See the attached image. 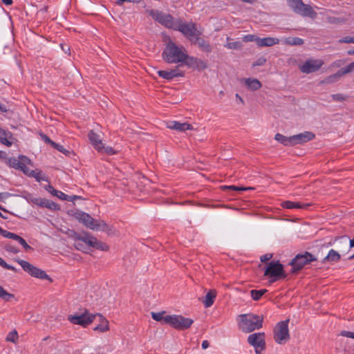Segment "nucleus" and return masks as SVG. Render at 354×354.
I'll return each mask as SVG.
<instances>
[{
    "label": "nucleus",
    "mask_w": 354,
    "mask_h": 354,
    "mask_svg": "<svg viewBox=\"0 0 354 354\" xmlns=\"http://www.w3.org/2000/svg\"><path fill=\"white\" fill-rule=\"evenodd\" d=\"M19 170L23 171V173L24 174L27 175L29 177H30V176L31 174V171H32V170H30V169H28L27 165L21 166L20 168H19Z\"/></svg>",
    "instance_id": "54"
},
{
    "label": "nucleus",
    "mask_w": 354,
    "mask_h": 354,
    "mask_svg": "<svg viewBox=\"0 0 354 354\" xmlns=\"http://www.w3.org/2000/svg\"><path fill=\"white\" fill-rule=\"evenodd\" d=\"M216 297V291L215 290H210L208 291L203 300V303L205 308H209L214 302Z\"/></svg>",
    "instance_id": "23"
},
{
    "label": "nucleus",
    "mask_w": 354,
    "mask_h": 354,
    "mask_svg": "<svg viewBox=\"0 0 354 354\" xmlns=\"http://www.w3.org/2000/svg\"><path fill=\"white\" fill-rule=\"evenodd\" d=\"M274 139L284 146H293L292 136H285L281 133H277Z\"/></svg>",
    "instance_id": "29"
},
{
    "label": "nucleus",
    "mask_w": 354,
    "mask_h": 354,
    "mask_svg": "<svg viewBox=\"0 0 354 354\" xmlns=\"http://www.w3.org/2000/svg\"><path fill=\"white\" fill-rule=\"evenodd\" d=\"M75 247L77 250L82 251L84 252H86V250L88 249V246L86 245L84 243H82L77 239L75 240Z\"/></svg>",
    "instance_id": "41"
},
{
    "label": "nucleus",
    "mask_w": 354,
    "mask_h": 354,
    "mask_svg": "<svg viewBox=\"0 0 354 354\" xmlns=\"http://www.w3.org/2000/svg\"><path fill=\"white\" fill-rule=\"evenodd\" d=\"M14 295L8 293L6 290H5L0 286V298L4 299L5 301H10L11 299L14 298Z\"/></svg>",
    "instance_id": "38"
},
{
    "label": "nucleus",
    "mask_w": 354,
    "mask_h": 354,
    "mask_svg": "<svg viewBox=\"0 0 354 354\" xmlns=\"http://www.w3.org/2000/svg\"><path fill=\"white\" fill-rule=\"evenodd\" d=\"M248 342L254 347L256 354H261L265 349L266 342L263 333H255L248 337Z\"/></svg>",
    "instance_id": "11"
},
{
    "label": "nucleus",
    "mask_w": 354,
    "mask_h": 354,
    "mask_svg": "<svg viewBox=\"0 0 354 354\" xmlns=\"http://www.w3.org/2000/svg\"><path fill=\"white\" fill-rule=\"evenodd\" d=\"M284 44L290 46H300L304 44V40L299 37H286L282 40Z\"/></svg>",
    "instance_id": "32"
},
{
    "label": "nucleus",
    "mask_w": 354,
    "mask_h": 354,
    "mask_svg": "<svg viewBox=\"0 0 354 354\" xmlns=\"http://www.w3.org/2000/svg\"><path fill=\"white\" fill-rule=\"evenodd\" d=\"M5 249H6V250L7 252H12V253H14V254H17V253H18L19 252V250L17 248H16L15 247H14L11 244H7L5 246Z\"/></svg>",
    "instance_id": "51"
},
{
    "label": "nucleus",
    "mask_w": 354,
    "mask_h": 354,
    "mask_svg": "<svg viewBox=\"0 0 354 354\" xmlns=\"http://www.w3.org/2000/svg\"><path fill=\"white\" fill-rule=\"evenodd\" d=\"M168 325L178 330H184L189 328L194 321L192 319L184 317L182 315H173L166 319Z\"/></svg>",
    "instance_id": "10"
},
{
    "label": "nucleus",
    "mask_w": 354,
    "mask_h": 354,
    "mask_svg": "<svg viewBox=\"0 0 354 354\" xmlns=\"http://www.w3.org/2000/svg\"><path fill=\"white\" fill-rule=\"evenodd\" d=\"M340 77H341L339 75L338 72H337L336 73L327 77L325 79L324 82L328 83V84L329 83H333V82L337 81Z\"/></svg>",
    "instance_id": "42"
},
{
    "label": "nucleus",
    "mask_w": 354,
    "mask_h": 354,
    "mask_svg": "<svg viewBox=\"0 0 354 354\" xmlns=\"http://www.w3.org/2000/svg\"><path fill=\"white\" fill-rule=\"evenodd\" d=\"M323 64L324 62L322 59H310L300 66V70L303 73H310L319 70Z\"/></svg>",
    "instance_id": "15"
},
{
    "label": "nucleus",
    "mask_w": 354,
    "mask_h": 354,
    "mask_svg": "<svg viewBox=\"0 0 354 354\" xmlns=\"http://www.w3.org/2000/svg\"><path fill=\"white\" fill-rule=\"evenodd\" d=\"M41 198H37V197H33V196H30L28 198V201L29 202H31L32 203L36 205H38L39 206V203H40V201H41Z\"/></svg>",
    "instance_id": "53"
},
{
    "label": "nucleus",
    "mask_w": 354,
    "mask_h": 354,
    "mask_svg": "<svg viewBox=\"0 0 354 354\" xmlns=\"http://www.w3.org/2000/svg\"><path fill=\"white\" fill-rule=\"evenodd\" d=\"M51 145L54 148L57 149L58 151H59L61 152H64V147L62 145L57 144L55 142H51Z\"/></svg>",
    "instance_id": "56"
},
{
    "label": "nucleus",
    "mask_w": 354,
    "mask_h": 354,
    "mask_svg": "<svg viewBox=\"0 0 354 354\" xmlns=\"http://www.w3.org/2000/svg\"><path fill=\"white\" fill-rule=\"evenodd\" d=\"M167 127L180 132H185L187 130L193 129L192 125L187 122H180L174 120L168 121L167 122Z\"/></svg>",
    "instance_id": "17"
},
{
    "label": "nucleus",
    "mask_w": 354,
    "mask_h": 354,
    "mask_svg": "<svg viewBox=\"0 0 354 354\" xmlns=\"http://www.w3.org/2000/svg\"><path fill=\"white\" fill-rule=\"evenodd\" d=\"M0 266L3 268L15 271V268L11 265L8 264L2 258L0 257Z\"/></svg>",
    "instance_id": "48"
},
{
    "label": "nucleus",
    "mask_w": 354,
    "mask_h": 354,
    "mask_svg": "<svg viewBox=\"0 0 354 354\" xmlns=\"http://www.w3.org/2000/svg\"><path fill=\"white\" fill-rule=\"evenodd\" d=\"M46 191H48L53 196H57L58 198L63 201H70L68 196L65 194L64 192L55 189L52 185H48L45 187Z\"/></svg>",
    "instance_id": "25"
},
{
    "label": "nucleus",
    "mask_w": 354,
    "mask_h": 354,
    "mask_svg": "<svg viewBox=\"0 0 354 354\" xmlns=\"http://www.w3.org/2000/svg\"><path fill=\"white\" fill-rule=\"evenodd\" d=\"M350 248H353L354 247V238L351 240H350Z\"/></svg>",
    "instance_id": "64"
},
{
    "label": "nucleus",
    "mask_w": 354,
    "mask_h": 354,
    "mask_svg": "<svg viewBox=\"0 0 354 354\" xmlns=\"http://www.w3.org/2000/svg\"><path fill=\"white\" fill-rule=\"evenodd\" d=\"M12 133L10 131L3 130L0 133V142L7 147H10L12 145Z\"/></svg>",
    "instance_id": "27"
},
{
    "label": "nucleus",
    "mask_w": 354,
    "mask_h": 354,
    "mask_svg": "<svg viewBox=\"0 0 354 354\" xmlns=\"http://www.w3.org/2000/svg\"><path fill=\"white\" fill-rule=\"evenodd\" d=\"M267 292L266 289L252 290L250 295L253 300L258 301Z\"/></svg>",
    "instance_id": "35"
},
{
    "label": "nucleus",
    "mask_w": 354,
    "mask_h": 354,
    "mask_svg": "<svg viewBox=\"0 0 354 354\" xmlns=\"http://www.w3.org/2000/svg\"><path fill=\"white\" fill-rule=\"evenodd\" d=\"M88 137L91 145L97 151H100V149L103 148V143L99 134L93 131H90Z\"/></svg>",
    "instance_id": "19"
},
{
    "label": "nucleus",
    "mask_w": 354,
    "mask_h": 354,
    "mask_svg": "<svg viewBox=\"0 0 354 354\" xmlns=\"http://www.w3.org/2000/svg\"><path fill=\"white\" fill-rule=\"evenodd\" d=\"M18 158L19 160H20L19 162L21 166L32 165L30 159L26 156L20 155L18 156Z\"/></svg>",
    "instance_id": "43"
},
{
    "label": "nucleus",
    "mask_w": 354,
    "mask_h": 354,
    "mask_svg": "<svg viewBox=\"0 0 354 354\" xmlns=\"http://www.w3.org/2000/svg\"><path fill=\"white\" fill-rule=\"evenodd\" d=\"M340 255L339 254L334 250L333 249H331L329 250L327 256L324 259L323 262L326 261H331V262H337L339 260Z\"/></svg>",
    "instance_id": "33"
},
{
    "label": "nucleus",
    "mask_w": 354,
    "mask_h": 354,
    "mask_svg": "<svg viewBox=\"0 0 354 354\" xmlns=\"http://www.w3.org/2000/svg\"><path fill=\"white\" fill-rule=\"evenodd\" d=\"M315 137V134L310 131H304L303 133L292 136L293 146L307 142L314 139Z\"/></svg>",
    "instance_id": "16"
},
{
    "label": "nucleus",
    "mask_w": 354,
    "mask_h": 354,
    "mask_svg": "<svg viewBox=\"0 0 354 354\" xmlns=\"http://www.w3.org/2000/svg\"><path fill=\"white\" fill-rule=\"evenodd\" d=\"M264 275L269 279V283H274L285 278L283 266L279 261H271L268 264Z\"/></svg>",
    "instance_id": "4"
},
{
    "label": "nucleus",
    "mask_w": 354,
    "mask_h": 354,
    "mask_svg": "<svg viewBox=\"0 0 354 354\" xmlns=\"http://www.w3.org/2000/svg\"><path fill=\"white\" fill-rule=\"evenodd\" d=\"M259 37H257L254 35H246L243 37V41L245 42H250V41H256L258 45V39Z\"/></svg>",
    "instance_id": "44"
},
{
    "label": "nucleus",
    "mask_w": 354,
    "mask_h": 354,
    "mask_svg": "<svg viewBox=\"0 0 354 354\" xmlns=\"http://www.w3.org/2000/svg\"><path fill=\"white\" fill-rule=\"evenodd\" d=\"M44 140L46 142H48V143H50L51 144V142H53L52 140H50V139L46 136H44Z\"/></svg>",
    "instance_id": "63"
},
{
    "label": "nucleus",
    "mask_w": 354,
    "mask_h": 354,
    "mask_svg": "<svg viewBox=\"0 0 354 354\" xmlns=\"http://www.w3.org/2000/svg\"><path fill=\"white\" fill-rule=\"evenodd\" d=\"M288 322L289 319L279 322L274 329V339L279 344H283L290 337Z\"/></svg>",
    "instance_id": "8"
},
{
    "label": "nucleus",
    "mask_w": 354,
    "mask_h": 354,
    "mask_svg": "<svg viewBox=\"0 0 354 354\" xmlns=\"http://www.w3.org/2000/svg\"><path fill=\"white\" fill-rule=\"evenodd\" d=\"M6 198V194L4 193H0V201H3Z\"/></svg>",
    "instance_id": "62"
},
{
    "label": "nucleus",
    "mask_w": 354,
    "mask_h": 354,
    "mask_svg": "<svg viewBox=\"0 0 354 354\" xmlns=\"http://www.w3.org/2000/svg\"><path fill=\"white\" fill-rule=\"evenodd\" d=\"M0 234L5 238L12 239L15 234L3 230L1 227H0Z\"/></svg>",
    "instance_id": "47"
},
{
    "label": "nucleus",
    "mask_w": 354,
    "mask_h": 354,
    "mask_svg": "<svg viewBox=\"0 0 354 354\" xmlns=\"http://www.w3.org/2000/svg\"><path fill=\"white\" fill-rule=\"evenodd\" d=\"M0 111L2 112H6L7 111L5 105L0 103Z\"/></svg>",
    "instance_id": "61"
},
{
    "label": "nucleus",
    "mask_w": 354,
    "mask_h": 354,
    "mask_svg": "<svg viewBox=\"0 0 354 354\" xmlns=\"http://www.w3.org/2000/svg\"><path fill=\"white\" fill-rule=\"evenodd\" d=\"M331 97L333 98V100L338 102L344 101L346 98V97L344 95L340 93L333 94L331 95Z\"/></svg>",
    "instance_id": "50"
},
{
    "label": "nucleus",
    "mask_w": 354,
    "mask_h": 354,
    "mask_svg": "<svg viewBox=\"0 0 354 354\" xmlns=\"http://www.w3.org/2000/svg\"><path fill=\"white\" fill-rule=\"evenodd\" d=\"M225 189H233V190H242L243 189L242 188H239L236 186H234V185H231V186H224L223 187Z\"/></svg>",
    "instance_id": "57"
},
{
    "label": "nucleus",
    "mask_w": 354,
    "mask_h": 354,
    "mask_svg": "<svg viewBox=\"0 0 354 354\" xmlns=\"http://www.w3.org/2000/svg\"><path fill=\"white\" fill-rule=\"evenodd\" d=\"M30 177L34 178L37 182L48 180L46 176L39 170H32Z\"/></svg>",
    "instance_id": "34"
},
{
    "label": "nucleus",
    "mask_w": 354,
    "mask_h": 354,
    "mask_svg": "<svg viewBox=\"0 0 354 354\" xmlns=\"http://www.w3.org/2000/svg\"><path fill=\"white\" fill-rule=\"evenodd\" d=\"M95 317V315L89 313L88 310H85L80 315H69L68 320L73 324H77L85 327L90 324Z\"/></svg>",
    "instance_id": "12"
},
{
    "label": "nucleus",
    "mask_w": 354,
    "mask_h": 354,
    "mask_svg": "<svg viewBox=\"0 0 354 354\" xmlns=\"http://www.w3.org/2000/svg\"><path fill=\"white\" fill-rule=\"evenodd\" d=\"M158 74L160 77L163 79L170 80L177 77H183L184 76V73L179 70L178 67L174 69L169 71H158Z\"/></svg>",
    "instance_id": "18"
},
{
    "label": "nucleus",
    "mask_w": 354,
    "mask_h": 354,
    "mask_svg": "<svg viewBox=\"0 0 354 354\" xmlns=\"http://www.w3.org/2000/svg\"><path fill=\"white\" fill-rule=\"evenodd\" d=\"M77 239L88 247L99 248V243L94 237L85 235L83 236H78Z\"/></svg>",
    "instance_id": "24"
},
{
    "label": "nucleus",
    "mask_w": 354,
    "mask_h": 354,
    "mask_svg": "<svg viewBox=\"0 0 354 354\" xmlns=\"http://www.w3.org/2000/svg\"><path fill=\"white\" fill-rule=\"evenodd\" d=\"M340 335L343 337H349L351 339H354V332L342 330L340 332Z\"/></svg>",
    "instance_id": "52"
},
{
    "label": "nucleus",
    "mask_w": 354,
    "mask_h": 354,
    "mask_svg": "<svg viewBox=\"0 0 354 354\" xmlns=\"http://www.w3.org/2000/svg\"><path fill=\"white\" fill-rule=\"evenodd\" d=\"M227 40L229 41L230 38L227 37ZM242 46V44L240 41H227V43L225 45V47L228 49H239Z\"/></svg>",
    "instance_id": "37"
},
{
    "label": "nucleus",
    "mask_w": 354,
    "mask_h": 354,
    "mask_svg": "<svg viewBox=\"0 0 354 354\" xmlns=\"http://www.w3.org/2000/svg\"><path fill=\"white\" fill-rule=\"evenodd\" d=\"M272 257V254L267 253L266 254L261 256L260 260L262 262H266V261L270 260Z\"/></svg>",
    "instance_id": "55"
},
{
    "label": "nucleus",
    "mask_w": 354,
    "mask_h": 354,
    "mask_svg": "<svg viewBox=\"0 0 354 354\" xmlns=\"http://www.w3.org/2000/svg\"><path fill=\"white\" fill-rule=\"evenodd\" d=\"M201 346L203 349H206L209 347V342L207 340H204L202 342Z\"/></svg>",
    "instance_id": "58"
},
{
    "label": "nucleus",
    "mask_w": 354,
    "mask_h": 354,
    "mask_svg": "<svg viewBox=\"0 0 354 354\" xmlns=\"http://www.w3.org/2000/svg\"><path fill=\"white\" fill-rule=\"evenodd\" d=\"M150 16L152 18L165 26L167 28L174 30L177 24V19H175L171 15L166 14L157 10H151L149 11Z\"/></svg>",
    "instance_id": "7"
},
{
    "label": "nucleus",
    "mask_w": 354,
    "mask_h": 354,
    "mask_svg": "<svg viewBox=\"0 0 354 354\" xmlns=\"http://www.w3.org/2000/svg\"><path fill=\"white\" fill-rule=\"evenodd\" d=\"M174 30L180 32L190 41L197 35H201V31L198 30L196 24L193 22H183L180 19H177V24Z\"/></svg>",
    "instance_id": "5"
},
{
    "label": "nucleus",
    "mask_w": 354,
    "mask_h": 354,
    "mask_svg": "<svg viewBox=\"0 0 354 354\" xmlns=\"http://www.w3.org/2000/svg\"><path fill=\"white\" fill-rule=\"evenodd\" d=\"M185 48L177 46L174 41L169 40L163 50L162 58L169 64H182L186 57Z\"/></svg>",
    "instance_id": "1"
},
{
    "label": "nucleus",
    "mask_w": 354,
    "mask_h": 354,
    "mask_svg": "<svg viewBox=\"0 0 354 354\" xmlns=\"http://www.w3.org/2000/svg\"><path fill=\"white\" fill-rule=\"evenodd\" d=\"M242 82L249 90L252 91L259 90L262 86L261 83L256 78H244Z\"/></svg>",
    "instance_id": "20"
},
{
    "label": "nucleus",
    "mask_w": 354,
    "mask_h": 354,
    "mask_svg": "<svg viewBox=\"0 0 354 354\" xmlns=\"http://www.w3.org/2000/svg\"><path fill=\"white\" fill-rule=\"evenodd\" d=\"M281 206L286 209H305L308 206V205L301 204L298 202L286 201L281 203Z\"/></svg>",
    "instance_id": "26"
},
{
    "label": "nucleus",
    "mask_w": 354,
    "mask_h": 354,
    "mask_svg": "<svg viewBox=\"0 0 354 354\" xmlns=\"http://www.w3.org/2000/svg\"><path fill=\"white\" fill-rule=\"evenodd\" d=\"M315 259H316L310 253L306 252L304 254L297 255L292 260L291 265L295 270H299L304 266Z\"/></svg>",
    "instance_id": "13"
},
{
    "label": "nucleus",
    "mask_w": 354,
    "mask_h": 354,
    "mask_svg": "<svg viewBox=\"0 0 354 354\" xmlns=\"http://www.w3.org/2000/svg\"><path fill=\"white\" fill-rule=\"evenodd\" d=\"M19 162L20 160H19V158H10L8 160V164L11 167L19 169L21 167Z\"/></svg>",
    "instance_id": "45"
},
{
    "label": "nucleus",
    "mask_w": 354,
    "mask_h": 354,
    "mask_svg": "<svg viewBox=\"0 0 354 354\" xmlns=\"http://www.w3.org/2000/svg\"><path fill=\"white\" fill-rule=\"evenodd\" d=\"M39 207H46L50 210H57L59 209V207L57 203L46 198H41Z\"/></svg>",
    "instance_id": "31"
},
{
    "label": "nucleus",
    "mask_w": 354,
    "mask_h": 354,
    "mask_svg": "<svg viewBox=\"0 0 354 354\" xmlns=\"http://www.w3.org/2000/svg\"><path fill=\"white\" fill-rule=\"evenodd\" d=\"M279 41L280 40L275 37H268L264 38H259L258 46L260 47H270L279 44Z\"/></svg>",
    "instance_id": "21"
},
{
    "label": "nucleus",
    "mask_w": 354,
    "mask_h": 354,
    "mask_svg": "<svg viewBox=\"0 0 354 354\" xmlns=\"http://www.w3.org/2000/svg\"><path fill=\"white\" fill-rule=\"evenodd\" d=\"M339 42L346 43V44H348V43L354 44V36L344 37L339 39Z\"/></svg>",
    "instance_id": "49"
},
{
    "label": "nucleus",
    "mask_w": 354,
    "mask_h": 354,
    "mask_svg": "<svg viewBox=\"0 0 354 354\" xmlns=\"http://www.w3.org/2000/svg\"><path fill=\"white\" fill-rule=\"evenodd\" d=\"M17 261L21 266L24 270L28 272L32 277L40 279H48L51 281V279L44 270L34 266L33 265L24 260L19 259Z\"/></svg>",
    "instance_id": "9"
},
{
    "label": "nucleus",
    "mask_w": 354,
    "mask_h": 354,
    "mask_svg": "<svg viewBox=\"0 0 354 354\" xmlns=\"http://www.w3.org/2000/svg\"><path fill=\"white\" fill-rule=\"evenodd\" d=\"M12 239L17 241L19 244H21L25 250L31 249V247L29 245H28L26 241L20 236L15 234Z\"/></svg>",
    "instance_id": "39"
},
{
    "label": "nucleus",
    "mask_w": 354,
    "mask_h": 354,
    "mask_svg": "<svg viewBox=\"0 0 354 354\" xmlns=\"http://www.w3.org/2000/svg\"><path fill=\"white\" fill-rule=\"evenodd\" d=\"M1 1L6 6H10L12 3V0H1Z\"/></svg>",
    "instance_id": "59"
},
{
    "label": "nucleus",
    "mask_w": 354,
    "mask_h": 354,
    "mask_svg": "<svg viewBox=\"0 0 354 354\" xmlns=\"http://www.w3.org/2000/svg\"><path fill=\"white\" fill-rule=\"evenodd\" d=\"M99 317V320L100 321V324H99L95 328V330H99L100 332H105L109 330V322L100 314L95 315Z\"/></svg>",
    "instance_id": "30"
},
{
    "label": "nucleus",
    "mask_w": 354,
    "mask_h": 354,
    "mask_svg": "<svg viewBox=\"0 0 354 354\" xmlns=\"http://www.w3.org/2000/svg\"><path fill=\"white\" fill-rule=\"evenodd\" d=\"M75 217L80 222L91 230L103 232L110 230L109 226L106 223L101 220L94 219L87 213L78 212L76 214Z\"/></svg>",
    "instance_id": "3"
},
{
    "label": "nucleus",
    "mask_w": 354,
    "mask_h": 354,
    "mask_svg": "<svg viewBox=\"0 0 354 354\" xmlns=\"http://www.w3.org/2000/svg\"><path fill=\"white\" fill-rule=\"evenodd\" d=\"M98 243H99V245H98L99 248H98V249H101V250H105V248H106V245H104V244H103L102 243H101V242H99V241H98Z\"/></svg>",
    "instance_id": "60"
},
{
    "label": "nucleus",
    "mask_w": 354,
    "mask_h": 354,
    "mask_svg": "<svg viewBox=\"0 0 354 354\" xmlns=\"http://www.w3.org/2000/svg\"><path fill=\"white\" fill-rule=\"evenodd\" d=\"M98 151L101 152V153H104L108 155H113V154L115 153V150L111 147H109V146L106 147L104 144H103V148H102L100 149V151Z\"/></svg>",
    "instance_id": "46"
},
{
    "label": "nucleus",
    "mask_w": 354,
    "mask_h": 354,
    "mask_svg": "<svg viewBox=\"0 0 354 354\" xmlns=\"http://www.w3.org/2000/svg\"><path fill=\"white\" fill-rule=\"evenodd\" d=\"M17 339H18V334H17V330H15L10 331L8 334V335L6 338V341L10 342L12 343H15L17 342Z\"/></svg>",
    "instance_id": "40"
},
{
    "label": "nucleus",
    "mask_w": 354,
    "mask_h": 354,
    "mask_svg": "<svg viewBox=\"0 0 354 354\" xmlns=\"http://www.w3.org/2000/svg\"><path fill=\"white\" fill-rule=\"evenodd\" d=\"M238 326L244 333H250L262 327L263 318L252 313L239 315L237 318Z\"/></svg>",
    "instance_id": "2"
},
{
    "label": "nucleus",
    "mask_w": 354,
    "mask_h": 354,
    "mask_svg": "<svg viewBox=\"0 0 354 354\" xmlns=\"http://www.w3.org/2000/svg\"><path fill=\"white\" fill-rule=\"evenodd\" d=\"M287 2L288 6L297 14L313 19L317 16V13L313 10V8L309 5L304 4L302 0H287Z\"/></svg>",
    "instance_id": "6"
},
{
    "label": "nucleus",
    "mask_w": 354,
    "mask_h": 354,
    "mask_svg": "<svg viewBox=\"0 0 354 354\" xmlns=\"http://www.w3.org/2000/svg\"><path fill=\"white\" fill-rule=\"evenodd\" d=\"M354 71V62L346 66V67H344L339 70L337 72L340 77L343 76L344 75H346L347 73H349Z\"/></svg>",
    "instance_id": "36"
},
{
    "label": "nucleus",
    "mask_w": 354,
    "mask_h": 354,
    "mask_svg": "<svg viewBox=\"0 0 354 354\" xmlns=\"http://www.w3.org/2000/svg\"><path fill=\"white\" fill-rule=\"evenodd\" d=\"M170 315H166L165 311H160V312H151V317L152 318L157 321L160 322L162 324H168L169 322L166 320V319L169 318Z\"/></svg>",
    "instance_id": "28"
},
{
    "label": "nucleus",
    "mask_w": 354,
    "mask_h": 354,
    "mask_svg": "<svg viewBox=\"0 0 354 354\" xmlns=\"http://www.w3.org/2000/svg\"><path fill=\"white\" fill-rule=\"evenodd\" d=\"M185 57H186L182 64H184L188 68L198 71H202L207 68L206 63L202 59L195 57L189 56L187 54H186Z\"/></svg>",
    "instance_id": "14"
},
{
    "label": "nucleus",
    "mask_w": 354,
    "mask_h": 354,
    "mask_svg": "<svg viewBox=\"0 0 354 354\" xmlns=\"http://www.w3.org/2000/svg\"><path fill=\"white\" fill-rule=\"evenodd\" d=\"M200 35H197L195 37L191 42L192 44H196L201 48L203 51L209 53L211 52L212 48L208 42L205 41L203 39L200 38Z\"/></svg>",
    "instance_id": "22"
}]
</instances>
